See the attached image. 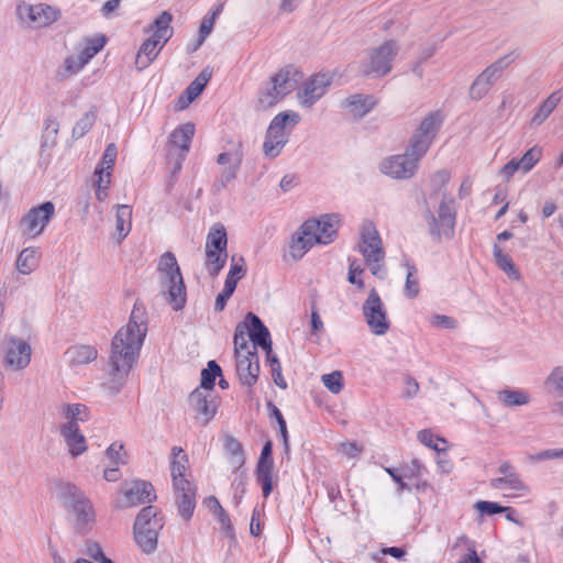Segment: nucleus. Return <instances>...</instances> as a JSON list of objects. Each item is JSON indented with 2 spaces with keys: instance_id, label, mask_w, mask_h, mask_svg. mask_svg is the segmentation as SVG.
I'll use <instances>...</instances> for the list:
<instances>
[{
  "instance_id": "obj_39",
  "label": "nucleus",
  "mask_w": 563,
  "mask_h": 563,
  "mask_svg": "<svg viewBox=\"0 0 563 563\" xmlns=\"http://www.w3.org/2000/svg\"><path fill=\"white\" fill-rule=\"evenodd\" d=\"M561 101V96L559 91L552 92L538 108L533 118L531 119V124L539 126L541 125L549 115L553 112V110L558 107Z\"/></svg>"
},
{
  "instance_id": "obj_3",
  "label": "nucleus",
  "mask_w": 563,
  "mask_h": 563,
  "mask_svg": "<svg viewBox=\"0 0 563 563\" xmlns=\"http://www.w3.org/2000/svg\"><path fill=\"white\" fill-rule=\"evenodd\" d=\"M233 343L239 379L245 386H253L260 375V363L255 346L250 345L247 341V325L245 323L236 325Z\"/></svg>"
},
{
  "instance_id": "obj_59",
  "label": "nucleus",
  "mask_w": 563,
  "mask_h": 563,
  "mask_svg": "<svg viewBox=\"0 0 563 563\" xmlns=\"http://www.w3.org/2000/svg\"><path fill=\"white\" fill-rule=\"evenodd\" d=\"M364 273V268L362 267L361 263H358L356 260L352 261L349 266L347 272V280L356 285L360 289L364 288V282L360 276Z\"/></svg>"
},
{
  "instance_id": "obj_22",
  "label": "nucleus",
  "mask_w": 563,
  "mask_h": 563,
  "mask_svg": "<svg viewBox=\"0 0 563 563\" xmlns=\"http://www.w3.org/2000/svg\"><path fill=\"white\" fill-rule=\"evenodd\" d=\"M273 468L272 443L267 442L261 452L256 467V479L262 487L263 496L266 498L273 490Z\"/></svg>"
},
{
  "instance_id": "obj_2",
  "label": "nucleus",
  "mask_w": 563,
  "mask_h": 563,
  "mask_svg": "<svg viewBox=\"0 0 563 563\" xmlns=\"http://www.w3.org/2000/svg\"><path fill=\"white\" fill-rule=\"evenodd\" d=\"M161 292L174 310L186 303V287L177 260L170 252L164 253L157 265Z\"/></svg>"
},
{
  "instance_id": "obj_51",
  "label": "nucleus",
  "mask_w": 563,
  "mask_h": 563,
  "mask_svg": "<svg viewBox=\"0 0 563 563\" xmlns=\"http://www.w3.org/2000/svg\"><path fill=\"white\" fill-rule=\"evenodd\" d=\"M219 375H221L220 366L214 361H210L207 368L201 372V384L199 388L214 390V380Z\"/></svg>"
},
{
  "instance_id": "obj_18",
  "label": "nucleus",
  "mask_w": 563,
  "mask_h": 563,
  "mask_svg": "<svg viewBox=\"0 0 563 563\" xmlns=\"http://www.w3.org/2000/svg\"><path fill=\"white\" fill-rule=\"evenodd\" d=\"M189 407L202 424H207L217 413L219 400L214 390L196 388L189 395Z\"/></svg>"
},
{
  "instance_id": "obj_43",
  "label": "nucleus",
  "mask_w": 563,
  "mask_h": 563,
  "mask_svg": "<svg viewBox=\"0 0 563 563\" xmlns=\"http://www.w3.org/2000/svg\"><path fill=\"white\" fill-rule=\"evenodd\" d=\"M549 394L563 396V365L554 366L543 382Z\"/></svg>"
},
{
  "instance_id": "obj_27",
  "label": "nucleus",
  "mask_w": 563,
  "mask_h": 563,
  "mask_svg": "<svg viewBox=\"0 0 563 563\" xmlns=\"http://www.w3.org/2000/svg\"><path fill=\"white\" fill-rule=\"evenodd\" d=\"M60 434L67 446L68 454L76 459L88 450L85 435L80 432L78 426L60 424Z\"/></svg>"
},
{
  "instance_id": "obj_40",
  "label": "nucleus",
  "mask_w": 563,
  "mask_h": 563,
  "mask_svg": "<svg viewBox=\"0 0 563 563\" xmlns=\"http://www.w3.org/2000/svg\"><path fill=\"white\" fill-rule=\"evenodd\" d=\"M224 449L231 470H239L245 461L241 443L233 438H228L225 440Z\"/></svg>"
},
{
  "instance_id": "obj_11",
  "label": "nucleus",
  "mask_w": 563,
  "mask_h": 563,
  "mask_svg": "<svg viewBox=\"0 0 563 563\" xmlns=\"http://www.w3.org/2000/svg\"><path fill=\"white\" fill-rule=\"evenodd\" d=\"M498 476L489 482L493 489L503 492L507 498L523 497L529 494L530 487L523 482L516 467L509 462L504 461L497 468Z\"/></svg>"
},
{
  "instance_id": "obj_31",
  "label": "nucleus",
  "mask_w": 563,
  "mask_h": 563,
  "mask_svg": "<svg viewBox=\"0 0 563 563\" xmlns=\"http://www.w3.org/2000/svg\"><path fill=\"white\" fill-rule=\"evenodd\" d=\"M299 73L290 67L277 71L272 78V84L282 92L284 97L297 88Z\"/></svg>"
},
{
  "instance_id": "obj_24",
  "label": "nucleus",
  "mask_w": 563,
  "mask_h": 563,
  "mask_svg": "<svg viewBox=\"0 0 563 563\" xmlns=\"http://www.w3.org/2000/svg\"><path fill=\"white\" fill-rule=\"evenodd\" d=\"M246 321L250 322H244L247 325V341L250 345H254L255 351L257 346H261L265 352H269L272 340L268 329L263 324L261 319L252 312L247 313Z\"/></svg>"
},
{
  "instance_id": "obj_62",
  "label": "nucleus",
  "mask_w": 563,
  "mask_h": 563,
  "mask_svg": "<svg viewBox=\"0 0 563 563\" xmlns=\"http://www.w3.org/2000/svg\"><path fill=\"white\" fill-rule=\"evenodd\" d=\"M430 324L434 328L454 329L456 328V320L449 316L433 314L430 318Z\"/></svg>"
},
{
  "instance_id": "obj_4",
  "label": "nucleus",
  "mask_w": 563,
  "mask_h": 563,
  "mask_svg": "<svg viewBox=\"0 0 563 563\" xmlns=\"http://www.w3.org/2000/svg\"><path fill=\"white\" fill-rule=\"evenodd\" d=\"M164 525V517L156 507L146 506L140 510L133 525V538L142 553L150 555L157 550Z\"/></svg>"
},
{
  "instance_id": "obj_49",
  "label": "nucleus",
  "mask_w": 563,
  "mask_h": 563,
  "mask_svg": "<svg viewBox=\"0 0 563 563\" xmlns=\"http://www.w3.org/2000/svg\"><path fill=\"white\" fill-rule=\"evenodd\" d=\"M227 252L206 250V265L210 274L217 275L224 266Z\"/></svg>"
},
{
  "instance_id": "obj_42",
  "label": "nucleus",
  "mask_w": 563,
  "mask_h": 563,
  "mask_svg": "<svg viewBox=\"0 0 563 563\" xmlns=\"http://www.w3.org/2000/svg\"><path fill=\"white\" fill-rule=\"evenodd\" d=\"M285 97L280 91L269 81V84L260 92L257 98V108L266 110L277 104Z\"/></svg>"
},
{
  "instance_id": "obj_52",
  "label": "nucleus",
  "mask_w": 563,
  "mask_h": 563,
  "mask_svg": "<svg viewBox=\"0 0 563 563\" xmlns=\"http://www.w3.org/2000/svg\"><path fill=\"white\" fill-rule=\"evenodd\" d=\"M106 456L110 463L115 466L124 465L126 463V453L123 444L113 442L107 450Z\"/></svg>"
},
{
  "instance_id": "obj_48",
  "label": "nucleus",
  "mask_w": 563,
  "mask_h": 563,
  "mask_svg": "<svg viewBox=\"0 0 563 563\" xmlns=\"http://www.w3.org/2000/svg\"><path fill=\"white\" fill-rule=\"evenodd\" d=\"M242 157H243V154L241 151V144L238 143V144H235L233 150H231L229 152L221 153L218 156L217 162L220 165H230V167L232 169V174H234L236 172V169L239 168V166L241 165Z\"/></svg>"
},
{
  "instance_id": "obj_28",
  "label": "nucleus",
  "mask_w": 563,
  "mask_h": 563,
  "mask_svg": "<svg viewBox=\"0 0 563 563\" xmlns=\"http://www.w3.org/2000/svg\"><path fill=\"white\" fill-rule=\"evenodd\" d=\"M314 244L317 243L313 241L312 233L305 230L303 223L291 238L289 256L294 261H299Z\"/></svg>"
},
{
  "instance_id": "obj_16",
  "label": "nucleus",
  "mask_w": 563,
  "mask_h": 563,
  "mask_svg": "<svg viewBox=\"0 0 563 563\" xmlns=\"http://www.w3.org/2000/svg\"><path fill=\"white\" fill-rule=\"evenodd\" d=\"M442 123L439 112L428 113L419 123L407 146L418 155L424 156L431 146Z\"/></svg>"
},
{
  "instance_id": "obj_61",
  "label": "nucleus",
  "mask_w": 563,
  "mask_h": 563,
  "mask_svg": "<svg viewBox=\"0 0 563 563\" xmlns=\"http://www.w3.org/2000/svg\"><path fill=\"white\" fill-rule=\"evenodd\" d=\"M214 20L213 16H205L201 21L200 27H199V38L194 47V51H196L198 47L202 45L207 36L211 33L213 29Z\"/></svg>"
},
{
  "instance_id": "obj_6",
  "label": "nucleus",
  "mask_w": 563,
  "mask_h": 563,
  "mask_svg": "<svg viewBox=\"0 0 563 563\" xmlns=\"http://www.w3.org/2000/svg\"><path fill=\"white\" fill-rule=\"evenodd\" d=\"M299 122L300 115L295 111H284L273 118L263 143V152L267 158H275L282 153L291 130Z\"/></svg>"
},
{
  "instance_id": "obj_38",
  "label": "nucleus",
  "mask_w": 563,
  "mask_h": 563,
  "mask_svg": "<svg viewBox=\"0 0 563 563\" xmlns=\"http://www.w3.org/2000/svg\"><path fill=\"white\" fill-rule=\"evenodd\" d=\"M498 401L508 408L526 406L531 401L529 393L522 389H504L497 395Z\"/></svg>"
},
{
  "instance_id": "obj_25",
  "label": "nucleus",
  "mask_w": 563,
  "mask_h": 563,
  "mask_svg": "<svg viewBox=\"0 0 563 563\" xmlns=\"http://www.w3.org/2000/svg\"><path fill=\"white\" fill-rule=\"evenodd\" d=\"M189 461L184 450L174 446L170 454V474L174 488H183V485L191 484L188 476Z\"/></svg>"
},
{
  "instance_id": "obj_53",
  "label": "nucleus",
  "mask_w": 563,
  "mask_h": 563,
  "mask_svg": "<svg viewBox=\"0 0 563 563\" xmlns=\"http://www.w3.org/2000/svg\"><path fill=\"white\" fill-rule=\"evenodd\" d=\"M407 267V276H406V285H405V295L408 298H415L419 294V279L417 276V271L413 266L406 264Z\"/></svg>"
},
{
  "instance_id": "obj_17",
  "label": "nucleus",
  "mask_w": 563,
  "mask_h": 563,
  "mask_svg": "<svg viewBox=\"0 0 563 563\" xmlns=\"http://www.w3.org/2000/svg\"><path fill=\"white\" fill-rule=\"evenodd\" d=\"M512 60L509 55H506L487 66L472 82L468 90L470 98L473 100L483 99Z\"/></svg>"
},
{
  "instance_id": "obj_58",
  "label": "nucleus",
  "mask_w": 563,
  "mask_h": 563,
  "mask_svg": "<svg viewBox=\"0 0 563 563\" xmlns=\"http://www.w3.org/2000/svg\"><path fill=\"white\" fill-rule=\"evenodd\" d=\"M518 172L521 174L528 173L527 169L522 166V163H520V158L514 157L504 165L499 174L504 179L509 180Z\"/></svg>"
},
{
  "instance_id": "obj_47",
  "label": "nucleus",
  "mask_w": 563,
  "mask_h": 563,
  "mask_svg": "<svg viewBox=\"0 0 563 563\" xmlns=\"http://www.w3.org/2000/svg\"><path fill=\"white\" fill-rule=\"evenodd\" d=\"M111 174L102 169H95L93 187L96 189V198L98 201L107 200L109 196V187L111 184Z\"/></svg>"
},
{
  "instance_id": "obj_32",
  "label": "nucleus",
  "mask_w": 563,
  "mask_h": 563,
  "mask_svg": "<svg viewBox=\"0 0 563 563\" xmlns=\"http://www.w3.org/2000/svg\"><path fill=\"white\" fill-rule=\"evenodd\" d=\"M40 258L41 251L38 247H25L16 257L15 268L22 275H30L38 267Z\"/></svg>"
},
{
  "instance_id": "obj_55",
  "label": "nucleus",
  "mask_w": 563,
  "mask_h": 563,
  "mask_svg": "<svg viewBox=\"0 0 563 563\" xmlns=\"http://www.w3.org/2000/svg\"><path fill=\"white\" fill-rule=\"evenodd\" d=\"M117 146L113 143H110L100 161V163L97 165L96 169H102L103 172L112 173L115 159H117Z\"/></svg>"
},
{
  "instance_id": "obj_26",
  "label": "nucleus",
  "mask_w": 563,
  "mask_h": 563,
  "mask_svg": "<svg viewBox=\"0 0 563 563\" xmlns=\"http://www.w3.org/2000/svg\"><path fill=\"white\" fill-rule=\"evenodd\" d=\"M195 135V124L187 122L177 126L169 135L170 150L178 152V158L183 161L190 148L191 140Z\"/></svg>"
},
{
  "instance_id": "obj_54",
  "label": "nucleus",
  "mask_w": 563,
  "mask_h": 563,
  "mask_svg": "<svg viewBox=\"0 0 563 563\" xmlns=\"http://www.w3.org/2000/svg\"><path fill=\"white\" fill-rule=\"evenodd\" d=\"M321 382L332 394H339L343 389V376L339 371L322 375Z\"/></svg>"
},
{
  "instance_id": "obj_50",
  "label": "nucleus",
  "mask_w": 563,
  "mask_h": 563,
  "mask_svg": "<svg viewBox=\"0 0 563 563\" xmlns=\"http://www.w3.org/2000/svg\"><path fill=\"white\" fill-rule=\"evenodd\" d=\"M419 441L428 448L437 452H445L448 450V442L443 438L434 437L429 430H422L418 433Z\"/></svg>"
},
{
  "instance_id": "obj_63",
  "label": "nucleus",
  "mask_w": 563,
  "mask_h": 563,
  "mask_svg": "<svg viewBox=\"0 0 563 563\" xmlns=\"http://www.w3.org/2000/svg\"><path fill=\"white\" fill-rule=\"evenodd\" d=\"M339 452L349 459H353L362 452V446L355 442H344L340 444Z\"/></svg>"
},
{
  "instance_id": "obj_60",
  "label": "nucleus",
  "mask_w": 563,
  "mask_h": 563,
  "mask_svg": "<svg viewBox=\"0 0 563 563\" xmlns=\"http://www.w3.org/2000/svg\"><path fill=\"white\" fill-rule=\"evenodd\" d=\"M474 508L481 516H492L503 512V506L495 501L478 500L474 504Z\"/></svg>"
},
{
  "instance_id": "obj_30",
  "label": "nucleus",
  "mask_w": 563,
  "mask_h": 563,
  "mask_svg": "<svg viewBox=\"0 0 563 563\" xmlns=\"http://www.w3.org/2000/svg\"><path fill=\"white\" fill-rule=\"evenodd\" d=\"M178 514L185 520H189L196 506V493L191 484L183 485V488H174Z\"/></svg>"
},
{
  "instance_id": "obj_7",
  "label": "nucleus",
  "mask_w": 563,
  "mask_h": 563,
  "mask_svg": "<svg viewBox=\"0 0 563 563\" xmlns=\"http://www.w3.org/2000/svg\"><path fill=\"white\" fill-rule=\"evenodd\" d=\"M173 16L169 12L163 11L154 20V33L151 37L145 40L135 58V66L139 70L148 67L157 57L158 52L167 43L173 35V27L170 26Z\"/></svg>"
},
{
  "instance_id": "obj_35",
  "label": "nucleus",
  "mask_w": 563,
  "mask_h": 563,
  "mask_svg": "<svg viewBox=\"0 0 563 563\" xmlns=\"http://www.w3.org/2000/svg\"><path fill=\"white\" fill-rule=\"evenodd\" d=\"M115 210V234L118 241L124 240L132 228V208L128 205H117Z\"/></svg>"
},
{
  "instance_id": "obj_57",
  "label": "nucleus",
  "mask_w": 563,
  "mask_h": 563,
  "mask_svg": "<svg viewBox=\"0 0 563 563\" xmlns=\"http://www.w3.org/2000/svg\"><path fill=\"white\" fill-rule=\"evenodd\" d=\"M542 156V148L540 146H532L529 148L522 157H520V163H522V166L527 169L529 173L537 163L541 159Z\"/></svg>"
},
{
  "instance_id": "obj_10",
  "label": "nucleus",
  "mask_w": 563,
  "mask_h": 563,
  "mask_svg": "<svg viewBox=\"0 0 563 563\" xmlns=\"http://www.w3.org/2000/svg\"><path fill=\"white\" fill-rule=\"evenodd\" d=\"M423 156L410 151L407 146L402 154L390 155L379 162L378 168L382 174L397 180L412 178Z\"/></svg>"
},
{
  "instance_id": "obj_15",
  "label": "nucleus",
  "mask_w": 563,
  "mask_h": 563,
  "mask_svg": "<svg viewBox=\"0 0 563 563\" xmlns=\"http://www.w3.org/2000/svg\"><path fill=\"white\" fill-rule=\"evenodd\" d=\"M363 314L373 334L384 335L387 333L390 327V320L383 300L374 288L371 289L363 303Z\"/></svg>"
},
{
  "instance_id": "obj_13",
  "label": "nucleus",
  "mask_w": 563,
  "mask_h": 563,
  "mask_svg": "<svg viewBox=\"0 0 563 563\" xmlns=\"http://www.w3.org/2000/svg\"><path fill=\"white\" fill-rule=\"evenodd\" d=\"M20 22L30 29H41L51 25L59 19V11L44 3H21L16 8Z\"/></svg>"
},
{
  "instance_id": "obj_41",
  "label": "nucleus",
  "mask_w": 563,
  "mask_h": 563,
  "mask_svg": "<svg viewBox=\"0 0 563 563\" xmlns=\"http://www.w3.org/2000/svg\"><path fill=\"white\" fill-rule=\"evenodd\" d=\"M227 232L223 225H214L207 235L206 250L227 252Z\"/></svg>"
},
{
  "instance_id": "obj_21",
  "label": "nucleus",
  "mask_w": 563,
  "mask_h": 563,
  "mask_svg": "<svg viewBox=\"0 0 563 563\" xmlns=\"http://www.w3.org/2000/svg\"><path fill=\"white\" fill-rule=\"evenodd\" d=\"M75 528L82 533L92 529L96 523V511L92 503L86 497L67 509Z\"/></svg>"
},
{
  "instance_id": "obj_5",
  "label": "nucleus",
  "mask_w": 563,
  "mask_h": 563,
  "mask_svg": "<svg viewBox=\"0 0 563 563\" xmlns=\"http://www.w3.org/2000/svg\"><path fill=\"white\" fill-rule=\"evenodd\" d=\"M366 266L377 278L386 276L385 251L380 235L372 221L365 220L360 227V241L356 245Z\"/></svg>"
},
{
  "instance_id": "obj_44",
  "label": "nucleus",
  "mask_w": 563,
  "mask_h": 563,
  "mask_svg": "<svg viewBox=\"0 0 563 563\" xmlns=\"http://www.w3.org/2000/svg\"><path fill=\"white\" fill-rule=\"evenodd\" d=\"M104 44L106 37L103 35L87 38L84 47L76 54L84 64L87 65L89 60L103 48Z\"/></svg>"
},
{
  "instance_id": "obj_37",
  "label": "nucleus",
  "mask_w": 563,
  "mask_h": 563,
  "mask_svg": "<svg viewBox=\"0 0 563 563\" xmlns=\"http://www.w3.org/2000/svg\"><path fill=\"white\" fill-rule=\"evenodd\" d=\"M62 417L65 419L63 424L78 426L89 419V410L84 404H64L59 408Z\"/></svg>"
},
{
  "instance_id": "obj_33",
  "label": "nucleus",
  "mask_w": 563,
  "mask_h": 563,
  "mask_svg": "<svg viewBox=\"0 0 563 563\" xmlns=\"http://www.w3.org/2000/svg\"><path fill=\"white\" fill-rule=\"evenodd\" d=\"M54 493L67 509L86 498L84 492L70 482L57 483Z\"/></svg>"
},
{
  "instance_id": "obj_29",
  "label": "nucleus",
  "mask_w": 563,
  "mask_h": 563,
  "mask_svg": "<svg viewBox=\"0 0 563 563\" xmlns=\"http://www.w3.org/2000/svg\"><path fill=\"white\" fill-rule=\"evenodd\" d=\"M153 486L147 482H135L124 492V504L121 507H132L151 501Z\"/></svg>"
},
{
  "instance_id": "obj_56",
  "label": "nucleus",
  "mask_w": 563,
  "mask_h": 563,
  "mask_svg": "<svg viewBox=\"0 0 563 563\" xmlns=\"http://www.w3.org/2000/svg\"><path fill=\"white\" fill-rule=\"evenodd\" d=\"M96 117L92 112H87L80 118L73 128V135L76 137L84 136L93 125Z\"/></svg>"
},
{
  "instance_id": "obj_1",
  "label": "nucleus",
  "mask_w": 563,
  "mask_h": 563,
  "mask_svg": "<svg viewBox=\"0 0 563 563\" xmlns=\"http://www.w3.org/2000/svg\"><path fill=\"white\" fill-rule=\"evenodd\" d=\"M147 333V320L144 309L134 307L125 325L119 329L111 342L109 355V377L107 388L119 393L140 356Z\"/></svg>"
},
{
  "instance_id": "obj_46",
  "label": "nucleus",
  "mask_w": 563,
  "mask_h": 563,
  "mask_svg": "<svg viewBox=\"0 0 563 563\" xmlns=\"http://www.w3.org/2000/svg\"><path fill=\"white\" fill-rule=\"evenodd\" d=\"M104 44L106 37L103 35L87 38L84 47L76 54L84 64L87 65L89 60L103 48Z\"/></svg>"
},
{
  "instance_id": "obj_9",
  "label": "nucleus",
  "mask_w": 563,
  "mask_h": 563,
  "mask_svg": "<svg viewBox=\"0 0 563 563\" xmlns=\"http://www.w3.org/2000/svg\"><path fill=\"white\" fill-rule=\"evenodd\" d=\"M400 45L395 40H387L372 47L361 63L360 71L369 78H380L393 69V62L398 55Z\"/></svg>"
},
{
  "instance_id": "obj_45",
  "label": "nucleus",
  "mask_w": 563,
  "mask_h": 563,
  "mask_svg": "<svg viewBox=\"0 0 563 563\" xmlns=\"http://www.w3.org/2000/svg\"><path fill=\"white\" fill-rule=\"evenodd\" d=\"M104 44L106 37L103 35L87 38L84 47L76 54L84 64L87 65L89 60L103 48Z\"/></svg>"
},
{
  "instance_id": "obj_14",
  "label": "nucleus",
  "mask_w": 563,
  "mask_h": 563,
  "mask_svg": "<svg viewBox=\"0 0 563 563\" xmlns=\"http://www.w3.org/2000/svg\"><path fill=\"white\" fill-rule=\"evenodd\" d=\"M55 214V206L46 201L31 208L20 221V231L25 239L40 236Z\"/></svg>"
},
{
  "instance_id": "obj_23",
  "label": "nucleus",
  "mask_w": 563,
  "mask_h": 563,
  "mask_svg": "<svg viewBox=\"0 0 563 563\" xmlns=\"http://www.w3.org/2000/svg\"><path fill=\"white\" fill-rule=\"evenodd\" d=\"M377 104L374 95L354 93L346 97L342 103V109L352 118L361 119L369 113Z\"/></svg>"
},
{
  "instance_id": "obj_12",
  "label": "nucleus",
  "mask_w": 563,
  "mask_h": 563,
  "mask_svg": "<svg viewBox=\"0 0 563 563\" xmlns=\"http://www.w3.org/2000/svg\"><path fill=\"white\" fill-rule=\"evenodd\" d=\"M433 197L431 196L427 200V211H428V225L432 234L437 236H450L453 232V228L455 224V211H454V201L453 199H449L445 194H441V201L437 210V214L430 209V200Z\"/></svg>"
},
{
  "instance_id": "obj_8",
  "label": "nucleus",
  "mask_w": 563,
  "mask_h": 563,
  "mask_svg": "<svg viewBox=\"0 0 563 563\" xmlns=\"http://www.w3.org/2000/svg\"><path fill=\"white\" fill-rule=\"evenodd\" d=\"M32 329L25 325L24 335L8 334L2 342V364L13 372H22L32 361Z\"/></svg>"
},
{
  "instance_id": "obj_20",
  "label": "nucleus",
  "mask_w": 563,
  "mask_h": 563,
  "mask_svg": "<svg viewBox=\"0 0 563 563\" xmlns=\"http://www.w3.org/2000/svg\"><path fill=\"white\" fill-rule=\"evenodd\" d=\"M339 222L336 214H324L319 219L307 220L305 230L312 233L317 244H329L336 236Z\"/></svg>"
},
{
  "instance_id": "obj_36",
  "label": "nucleus",
  "mask_w": 563,
  "mask_h": 563,
  "mask_svg": "<svg viewBox=\"0 0 563 563\" xmlns=\"http://www.w3.org/2000/svg\"><path fill=\"white\" fill-rule=\"evenodd\" d=\"M494 261L497 267L503 271L510 279L519 280L521 275L508 253L504 252L499 244L495 243L493 247Z\"/></svg>"
},
{
  "instance_id": "obj_34",
  "label": "nucleus",
  "mask_w": 563,
  "mask_h": 563,
  "mask_svg": "<svg viewBox=\"0 0 563 563\" xmlns=\"http://www.w3.org/2000/svg\"><path fill=\"white\" fill-rule=\"evenodd\" d=\"M98 356V351L92 345H74L66 351V357L71 366L86 365L93 362Z\"/></svg>"
},
{
  "instance_id": "obj_64",
  "label": "nucleus",
  "mask_w": 563,
  "mask_h": 563,
  "mask_svg": "<svg viewBox=\"0 0 563 563\" xmlns=\"http://www.w3.org/2000/svg\"><path fill=\"white\" fill-rule=\"evenodd\" d=\"M86 65L79 58L77 54H73L65 59V69L71 74H77Z\"/></svg>"
},
{
  "instance_id": "obj_19",
  "label": "nucleus",
  "mask_w": 563,
  "mask_h": 563,
  "mask_svg": "<svg viewBox=\"0 0 563 563\" xmlns=\"http://www.w3.org/2000/svg\"><path fill=\"white\" fill-rule=\"evenodd\" d=\"M332 78L328 74H317L308 79L297 92L301 107H312L328 90Z\"/></svg>"
}]
</instances>
